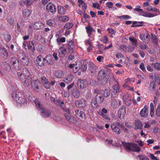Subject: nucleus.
Listing matches in <instances>:
<instances>
[{
  "mask_svg": "<svg viewBox=\"0 0 160 160\" xmlns=\"http://www.w3.org/2000/svg\"><path fill=\"white\" fill-rule=\"evenodd\" d=\"M18 75L23 85L25 87H28L30 85V78L23 77L22 74L20 72L18 73Z\"/></svg>",
  "mask_w": 160,
  "mask_h": 160,
  "instance_id": "423d86ee",
  "label": "nucleus"
},
{
  "mask_svg": "<svg viewBox=\"0 0 160 160\" xmlns=\"http://www.w3.org/2000/svg\"><path fill=\"white\" fill-rule=\"evenodd\" d=\"M68 121L71 123H75L77 122V120L76 118L72 116Z\"/></svg>",
  "mask_w": 160,
  "mask_h": 160,
  "instance_id": "5fc2aeb1",
  "label": "nucleus"
},
{
  "mask_svg": "<svg viewBox=\"0 0 160 160\" xmlns=\"http://www.w3.org/2000/svg\"><path fill=\"white\" fill-rule=\"evenodd\" d=\"M156 85L154 82H151L149 85V88L152 91H154L156 89Z\"/></svg>",
  "mask_w": 160,
  "mask_h": 160,
  "instance_id": "09e8293b",
  "label": "nucleus"
},
{
  "mask_svg": "<svg viewBox=\"0 0 160 160\" xmlns=\"http://www.w3.org/2000/svg\"><path fill=\"white\" fill-rule=\"evenodd\" d=\"M24 3L27 5L29 6L32 3L33 1L32 0H25Z\"/></svg>",
  "mask_w": 160,
  "mask_h": 160,
  "instance_id": "0e129e2a",
  "label": "nucleus"
},
{
  "mask_svg": "<svg viewBox=\"0 0 160 160\" xmlns=\"http://www.w3.org/2000/svg\"><path fill=\"white\" fill-rule=\"evenodd\" d=\"M56 104L57 105H59L62 108V109L64 111H65L66 112H67L68 113H69V110L68 109H65L63 107H62L63 106L64 104V102H63L61 101L60 102L58 100V101H56Z\"/></svg>",
  "mask_w": 160,
  "mask_h": 160,
  "instance_id": "58836bf2",
  "label": "nucleus"
},
{
  "mask_svg": "<svg viewBox=\"0 0 160 160\" xmlns=\"http://www.w3.org/2000/svg\"><path fill=\"white\" fill-rule=\"evenodd\" d=\"M81 71L82 72H84L86 71L87 69V66L86 64H83V65L81 66Z\"/></svg>",
  "mask_w": 160,
  "mask_h": 160,
  "instance_id": "e2e57ef3",
  "label": "nucleus"
},
{
  "mask_svg": "<svg viewBox=\"0 0 160 160\" xmlns=\"http://www.w3.org/2000/svg\"><path fill=\"white\" fill-rule=\"evenodd\" d=\"M122 143L126 150L128 151H133L135 152H139L141 150L140 148L137 144L127 143L123 141H122Z\"/></svg>",
  "mask_w": 160,
  "mask_h": 160,
  "instance_id": "7ed1b4c3",
  "label": "nucleus"
},
{
  "mask_svg": "<svg viewBox=\"0 0 160 160\" xmlns=\"http://www.w3.org/2000/svg\"><path fill=\"white\" fill-rule=\"evenodd\" d=\"M20 61L22 64L24 65H28L29 62L28 58L25 56H24L22 57L20 59Z\"/></svg>",
  "mask_w": 160,
  "mask_h": 160,
  "instance_id": "473e14b6",
  "label": "nucleus"
},
{
  "mask_svg": "<svg viewBox=\"0 0 160 160\" xmlns=\"http://www.w3.org/2000/svg\"><path fill=\"white\" fill-rule=\"evenodd\" d=\"M151 35L152 36V39L153 41V42L155 43H157V39L156 36L153 35L152 33H151Z\"/></svg>",
  "mask_w": 160,
  "mask_h": 160,
  "instance_id": "680f3d73",
  "label": "nucleus"
},
{
  "mask_svg": "<svg viewBox=\"0 0 160 160\" xmlns=\"http://www.w3.org/2000/svg\"><path fill=\"white\" fill-rule=\"evenodd\" d=\"M11 61L12 63L13 66L16 69L18 70H20L21 69V67L19 65L18 61L15 57L12 58Z\"/></svg>",
  "mask_w": 160,
  "mask_h": 160,
  "instance_id": "2eb2a0df",
  "label": "nucleus"
},
{
  "mask_svg": "<svg viewBox=\"0 0 160 160\" xmlns=\"http://www.w3.org/2000/svg\"><path fill=\"white\" fill-rule=\"evenodd\" d=\"M115 56L118 59H122L124 58L123 55L120 52H117Z\"/></svg>",
  "mask_w": 160,
  "mask_h": 160,
  "instance_id": "6e6d98bb",
  "label": "nucleus"
},
{
  "mask_svg": "<svg viewBox=\"0 0 160 160\" xmlns=\"http://www.w3.org/2000/svg\"><path fill=\"white\" fill-rule=\"evenodd\" d=\"M74 48V43L73 42H70L68 44H63L59 49V57L63 58L69 53L72 52Z\"/></svg>",
  "mask_w": 160,
  "mask_h": 160,
  "instance_id": "f257e3e1",
  "label": "nucleus"
},
{
  "mask_svg": "<svg viewBox=\"0 0 160 160\" xmlns=\"http://www.w3.org/2000/svg\"><path fill=\"white\" fill-rule=\"evenodd\" d=\"M86 32L89 38H91L93 35L92 33L96 32L95 30L91 26L88 25L85 27Z\"/></svg>",
  "mask_w": 160,
  "mask_h": 160,
  "instance_id": "4468645a",
  "label": "nucleus"
},
{
  "mask_svg": "<svg viewBox=\"0 0 160 160\" xmlns=\"http://www.w3.org/2000/svg\"><path fill=\"white\" fill-rule=\"evenodd\" d=\"M41 81L45 88L47 89H49L50 88L49 83L48 81L45 77L43 76L42 77Z\"/></svg>",
  "mask_w": 160,
  "mask_h": 160,
  "instance_id": "393cba45",
  "label": "nucleus"
},
{
  "mask_svg": "<svg viewBox=\"0 0 160 160\" xmlns=\"http://www.w3.org/2000/svg\"><path fill=\"white\" fill-rule=\"evenodd\" d=\"M23 46L26 49H27L26 47L28 49L33 50L34 45L32 42H28L26 43L24 42L23 43Z\"/></svg>",
  "mask_w": 160,
  "mask_h": 160,
  "instance_id": "cd10ccee",
  "label": "nucleus"
},
{
  "mask_svg": "<svg viewBox=\"0 0 160 160\" xmlns=\"http://www.w3.org/2000/svg\"><path fill=\"white\" fill-rule=\"evenodd\" d=\"M1 56L3 58H8V54L7 52L4 49H2L1 50Z\"/></svg>",
  "mask_w": 160,
  "mask_h": 160,
  "instance_id": "c03bdc74",
  "label": "nucleus"
},
{
  "mask_svg": "<svg viewBox=\"0 0 160 160\" xmlns=\"http://www.w3.org/2000/svg\"><path fill=\"white\" fill-rule=\"evenodd\" d=\"M46 9L48 11L52 13H54L56 12V9L54 4L50 2L46 6Z\"/></svg>",
  "mask_w": 160,
  "mask_h": 160,
  "instance_id": "dca6fc26",
  "label": "nucleus"
},
{
  "mask_svg": "<svg viewBox=\"0 0 160 160\" xmlns=\"http://www.w3.org/2000/svg\"><path fill=\"white\" fill-rule=\"evenodd\" d=\"M41 112L42 115L45 117H49L51 114V111L44 108L41 111Z\"/></svg>",
  "mask_w": 160,
  "mask_h": 160,
  "instance_id": "bb28decb",
  "label": "nucleus"
},
{
  "mask_svg": "<svg viewBox=\"0 0 160 160\" xmlns=\"http://www.w3.org/2000/svg\"><path fill=\"white\" fill-rule=\"evenodd\" d=\"M110 93V91L109 88H107L105 90L103 93V95L104 97L107 98L108 97Z\"/></svg>",
  "mask_w": 160,
  "mask_h": 160,
  "instance_id": "8fccbe9b",
  "label": "nucleus"
},
{
  "mask_svg": "<svg viewBox=\"0 0 160 160\" xmlns=\"http://www.w3.org/2000/svg\"><path fill=\"white\" fill-rule=\"evenodd\" d=\"M121 105V102L114 98H112L111 101V105L113 109L116 108L118 105Z\"/></svg>",
  "mask_w": 160,
  "mask_h": 160,
  "instance_id": "f3484780",
  "label": "nucleus"
},
{
  "mask_svg": "<svg viewBox=\"0 0 160 160\" xmlns=\"http://www.w3.org/2000/svg\"><path fill=\"white\" fill-rule=\"evenodd\" d=\"M137 157L139 158L140 160H149L147 157L142 155H139Z\"/></svg>",
  "mask_w": 160,
  "mask_h": 160,
  "instance_id": "4d7b16f0",
  "label": "nucleus"
},
{
  "mask_svg": "<svg viewBox=\"0 0 160 160\" xmlns=\"http://www.w3.org/2000/svg\"><path fill=\"white\" fill-rule=\"evenodd\" d=\"M59 20L61 22H66L68 20L69 17L66 15L60 16L59 17Z\"/></svg>",
  "mask_w": 160,
  "mask_h": 160,
  "instance_id": "79ce46f5",
  "label": "nucleus"
},
{
  "mask_svg": "<svg viewBox=\"0 0 160 160\" xmlns=\"http://www.w3.org/2000/svg\"><path fill=\"white\" fill-rule=\"evenodd\" d=\"M106 76V72L104 70H101L99 71L98 75V79L101 84L105 85L107 83V79Z\"/></svg>",
  "mask_w": 160,
  "mask_h": 160,
  "instance_id": "20e7f679",
  "label": "nucleus"
},
{
  "mask_svg": "<svg viewBox=\"0 0 160 160\" xmlns=\"http://www.w3.org/2000/svg\"><path fill=\"white\" fill-rule=\"evenodd\" d=\"M91 105L94 108H96L98 106V105L99 104L97 102V100L95 98H93L92 101L91 102Z\"/></svg>",
  "mask_w": 160,
  "mask_h": 160,
  "instance_id": "49530a36",
  "label": "nucleus"
},
{
  "mask_svg": "<svg viewBox=\"0 0 160 160\" xmlns=\"http://www.w3.org/2000/svg\"><path fill=\"white\" fill-rule=\"evenodd\" d=\"M82 66V63L80 62H77L74 66L75 68L73 69V72L74 73H76L78 70Z\"/></svg>",
  "mask_w": 160,
  "mask_h": 160,
  "instance_id": "c9c22d12",
  "label": "nucleus"
},
{
  "mask_svg": "<svg viewBox=\"0 0 160 160\" xmlns=\"http://www.w3.org/2000/svg\"><path fill=\"white\" fill-rule=\"evenodd\" d=\"M141 15L148 18L152 17L156 15L155 13H148L147 12H143V11L141 12Z\"/></svg>",
  "mask_w": 160,
  "mask_h": 160,
  "instance_id": "7c9ffc66",
  "label": "nucleus"
},
{
  "mask_svg": "<svg viewBox=\"0 0 160 160\" xmlns=\"http://www.w3.org/2000/svg\"><path fill=\"white\" fill-rule=\"evenodd\" d=\"M122 98L125 104L127 106L130 105L133 100V98L128 94L124 95L123 96Z\"/></svg>",
  "mask_w": 160,
  "mask_h": 160,
  "instance_id": "0eeeda50",
  "label": "nucleus"
},
{
  "mask_svg": "<svg viewBox=\"0 0 160 160\" xmlns=\"http://www.w3.org/2000/svg\"><path fill=\"white\" fill-rule=\"evenodd\" d=\"M126 113V108L124 106H122L118 110V116L120 118H123Z\"/></svg>",
  "mask_w": 160,
  "mask_h": 160,
  "instance_id": "f8f14e48",
  "label": "nucleus"
},
{
  "mask_svg": "<svg viewBox=\"0 0 160 160\" xmlns=\"http://www.w3.org/2000/svg\"><path fill=\"white\" fill-rule=\"evenodd\" d=\"M44 25L41 22H35L33 25V27L34 29H39L42 28Z\"/></svg>",
  "mask_w": 160,
  "mask_h": 160,
  "instance_id": "2f4dec72",
  "label": "nucleus"
},
{
  "mask_svg": "<svg viewBox=\"0 0 160 160\" xmlns=\"http://www.w3.org/2000/svg\"><path fill=\"white\" fill-rule=\"evenodd\" d=\"M139 68L143 72H146V70L144 67V64L143 62L140 63L139 65Z\"/></svg>",
  "mask_w": 160,
  "mask_h": 160,
  "instance_id": "338daca9",
  "label": "nucleus"
},
{
  "mask_svg": "<svg viewBox=\"0 0 160 160\" xmlns=\"http://www.w3.org/2000/svg\"><path fill=\"white\" fill-rule=\"evenodd\" d=\"M88 69L92 72H96L98 67L93 62H89L88 63Z\"/></svg>",
  "mask_w": 160,
  "mask_h": 160,
  "instance_id": "a211bd4d",
  "label": "nucleus"
},
{
  "mask_svg": "<svg viewBox=\"0 0 160 160\" xmlns=\"http://www.w3.org/2000/svg\"><path fill=\"white\" fill-rule=\"evenodd\" d=\"M120 91V87L118 84L113 86L112 87V95L115 97L117 96Z\"/></svg>",
  "mask_w": 160,
  "mask_h": 160,
  "instance_id": "6e6552de",
  "label": "nucleus"
},
{
  "mask_svg": "<svg viewBox=\"0 0 160 160\" xmlns=\"http://www.w3.org/2000/svg\"><path fill=\"white\" fill-rule=\"evenodd\" d=\"M22 77L24 78H29L30 75V72L26 68H24L23 69Z\"/></svg>",
  "mask_w": 160,
  "mask_h": 160,
  "instance_id": "e433bc0d",
  "label": "nucleus"
},
{
  "mask_svg": "<svg viewBox=\"0 0 160 160\" xmlns=\"http://www.w3.org/2000/svg\"><path fill=\"white\" fill-rule=\"evenodd\" d=\"M73 78V76L72 75H69L64 78L63 79V81L66 83H69L72 80Z\"/></svg>",
  "mask_w": 160,
  "mask_h": 160,
  "instance_id": "72a5a7b5",
  "label": "nucleus"
},
{
  "mask_svg": "<svg viewBox=\"0 0 160 160\" xmlns=\"http://www.w3.org/2000/svg\"><path fill=\"white\" fill-rule=\"evenodd\" d=\"M88 84V82L85 80L79 79L78 81L77 85L79 88L83 89L85 88Z\"/></svg>",
  "mask_w": 160,
  "mask_h": 160,
  "instance_id": "ddd939ff",
  "label": "nucleus"
},
{
  "mask_svg": "<svg viewBox=\"0 0 160 160\" xmlns=\"http://www.w3.org/2000/svg\"><path fill=\"white\" fill-rule=\"evenodd\" d=\"M31 13L30 10L28 9H24L22 12V15L24 17H28L30 15Z\"/></svg>",
  "mask_w": 160,
  "mask_h": 160,
  "instance_id": "ea45409f",
  "label": "nucleus"
},
{
  "mask_svg": "<svg viewBox=\"0 0 160 160\" xmlns=\"http://www.w3.org/2000/svg\"><path fill=\"white\" fill-rule=\"evenodd\" d=\"M57 44L60 45L61 43L64 42L66 41V38L65 37H58L56 40Z\"/></svg>",
  "mask_w": 160,
  "mask_h": 160,
  "instance_id": "4c0bfd02",
  "label": "nucleus"
},
{
  "mask_svg": "<svg viewBox=\"0 0 160 160\" xmlns=\"http://www.w3.org/2000/svg\"><path fill=\"white\" fill-rule=\"evenodd\" d=\"M36 108L40 111L44 108V106L38 99L35 100L34 101Z\"/></svg>",
  "mask_w": 160,
  "mask_h": 160,
  "instance_id": "a878e982",
  "label": "nucleus"
},
{
  "mask_svg": "<svg viewBox=\"0 0 160 160\" xmlns=\"http://www.w3.org/2000/svg\"><path fill=\"white\" fill-rule=\"evenodd\" d=\"M140 38L143 42L146 43L150 40L148 35L147 34L142 33L140 36Z\"/></svg>",
  "mask_w": 160,
  "mask_h": 160,
  "instance_id": "aec40b11",
  "label": "nucleus"
},
{
  "mask_svg": "<svg viewBox=\"0 0 160 160\" xmlns=\"http://www.w3.org/2000/svg\"><path fill=\"white\" fill-rule=\"evenodd\" d=\"M156 113L158 117L160 116V105H158L156 110Z\"/></svg>",
  "mask_w": 160,
  "mask_h": 160,
  "instance_id": "bf43d9fd",
  "label": "nucleus"
},
{
  "mask_svg": "<svg viewBox=\"0 0 160 160\" xmlns=\"http://www.w3.org/2000/svg\"><path fill=\"white\" fill-rule=\"evenodd\" d=\"M73 26V24L72 23H66L65 26V29L68 30L71 29Z\"/></svg>",
  "mask_w": 160,
  "mask_h": 160,
  "instance_id": "864d4df0",
  "label": "nucleus"
},
{
  "mask_svg": "<svg viewBox=\"0 0 160 160\" xmlns=\"http://www.w3.org/2000/svg\"><path fill=\"white\" fill-rule=\"evenodd\" d=\"M12 97L16 102L20 105L27 104L26 98L20 92H13L12 94Z\"/></svg>",
  "mask_w": 160,
  "mask_h": 160,
  "instance_id": "f03ea898",
  "label": "nucleus"
},
{
  "mask_svg": "<svg viewBox=\"0 0 160 160\" xmlns=\"http://www.w3.org/2000/svg\"><path fill=\"white\" fill-rule=\"evenodd\" d=\"M151 65L154 67L155 69L158 71H160V62L152 63Z\"/></svg>",
  "mask_w": 160,
  "mask_h": 160,
  "instance_id": "de8ad7c7",
  "label": "nucleus"
},
{
  "mask_svg": "<svg viewBox=\"0 0 160 160\" xmlns=\"http://www.w3.org/2000/svg\"><path fill=\"white\" fill-rule=\"evenodd\" d=\"M107 31L109 33L111 34L114 35L116 33V31L113 29L111 28H108Z\"/></svg>",
  "mask_w": 160,
  "mask_h": 160,
  "instance_id": "69168bd1",
  "label": "nucleus"
},
{
  "mask_svg": "<svg viewBox=\"0 0 160 160\" xmlns=\"http://www.w3.org/2000/svg\"><path fill=\"white\" fill-rule=\"evenodd\" d=\"M75 113L76 117H80L82 119H84L86 118L85 114L82 111L77 109L75 111Z\"/></svg>",
  "mask_w": 160,
  "mask_h": 160,
  "instance_id": "412c9836",
  "label": "nucleus"
},
{
  "mask_svg": "<svg viewBox=\"0 0 160 160\" xmlns=\"http://www.w3.org/2000/svg\"><path fill=\"white\" fill-rule=\"evenodd\" d=\"M31 84L32 88L36 91H38L41 87V83L39 81L34 77L31 79Z\"/></svg>",
  "mask_w": 160,
  "mask_h": 160,
  "instance_id": "39448f33",
  "label": "nucleus"
},
{
  "mask_svg": "<svg viewBox=\"0 0 160 160\" xmlns=\"http://www.w3.org/2000/svg\"><path fill=\"white\" fill-rule=\"evenodd\" d=\"M45 60V58H43L42 55H39L37 57L36 60L37 65L41 67L43 66L44 65V61Z\"/></svg>",
  "mask_w": 160,
  "mask_h": 160,
  "instance_id": "9d476101",
  "label": "nucleus"
},
{
  "mask_svg": "<svg viewBox=\"0 0 160 160\" xmlns=\"http://www.w3.org/2000/svg\"><path fill=\"white\" fill-rule=\"evenodd\" d=\"M140 115L142 117H147L148 115V108L145 106L140 112Z\"/></svg>",
  "mask_w": 160,
  "mask_h": 160,
  "instance_id": "6ab92c4d",
  "label": "nucleus"
},
{
  "mask_svg": "<svg viewBox=\"0 0 160 160\" xmlns=\"http://www.w3.org/2000/svg\"><path fill=\"white\" fill-rule=\"evenodd\" d=\"M72 93V95L75 98H78L80 95V92L77 89H73Z\"/></svg>",
  "mask_w": 160,
  "mask_h": 160,
  "instance_id": "a19ab883",
  "label": "nucleus"
},
{
  "mask_svg": "<svg viewBox=\"0 0 160 160\" xmlns=\"http://www.w3.org/2000/svg\"><path fill=\"white\" fill-rule=\"evenodd\" d=\"M75 103L77 107L80 108L84 107L85 105V102L82 99L77 100Z\"/></svg>",
  "mask_w": 160,
  "mask_h": 160,
  "instance_id": "b1692460",
  "label": "nucleus"
},
{
  "mask_svg": "<svg viewBox=\"0 0 160 160\" xmlns=\"http://www.w3.org/2000/svg\"><path fill=\"white\" fill-rule=\"evenodd\" d=\"M78 2L79 3L78 6L79 7H82L83 8H87V6L85 3L82 0H78Z\"/></svg>",
  "mask_w": 160,
  "mask_h": 160,
  "instance_id": "a18cd8bd",
  "label": "nucleus"
},
{
  "mask_svg": "<svg viewBox=\"0 0 160 160\" xmlns=\"http://www.w3.org/2000/svg\"><path fill=\"white\" fill-rule=\"evenodd\" d=\"M64 73L63 71L57 70L54 73V75L55 77L58 78H61L64 76Z\"/></svg>",
  "mask_w": 160,
  "mask_h": 160,
  "instance_id": "5701e85b",
  "label": "nucleus"
},
{
  "mask_svg": "<svg viewBox=\"0 0 160 160\" xmlns=\"http://www.w3.org/2000/svg\"><path fill=\"white\" fill-rule=\"evenodd\" d=\"M104 59L103 57L101 56H98L96 58L97 60L99 62H100Z\"/></svg>",
  "mask_w": 160,
  "mask_h": 160,
  "instance_id": "774afa93",
  "label": "nucleus"
},
{
  "mask_svg": "<svg viewBox=\"0 0 160 160\" xmlns=\"http://www.w3.org/2000/svg\"><path fill=\"white\" fill-rule=\"evenodd\" d=\"M108 38L106 36H104L100 39V41L104 43H106L108 41Z\"/></svg>",
  "mask_w": 160,
  "mask_h": 160,
  "instance_id": "603ef678",
  "label": "nucleus"
},
{
  "mask_svg": "<svg viewBox=\"0 0 160 160\" xmlns=\"http://www.w3.org/2000/svg\"><path fill=\"white\" fill-rule=\"evenodd\" d=\"M110 127L112 130L115 134L117 135L120 134L122 132V130L115 124V123L111 124Z\"/></svg>",
  "mask_w": 160,
  "mask_h": 160,
  "instance_id": "9b49d317",
  "label": "nucleus"
},
{
  "mask_svg": "<svg viewBox=\"0 0 160 160\" xmlns=\"http://www.w3.org/2000/svg\"><path fill=\"white\" fill-rule=\"evenodd\" d=\"M66 11L65 8L61 6H58V12L60 15H64L66 13Z\"/></svg>",
  "mask_w": 160,
  "mask_h": 160,
  "instance_id": "c756f323",
  "label": "nucleus"
},
{
  "mask_svg": "<svg viewBox=\"0 0 160 160\" xmlns=\"http://www.w3.org/2000/svg\"><path fill=\"white\" fill-rule=\"evenodd\" d=\"M98 113L104 119L110 120V118L107 115L108 111L105 108H103L101 110H99L98 112Z\"/></svg>",
  "mask_w": 160,
  "mask_h": 160,
  "instance_id": "1a4fd4ad",
  "label": "nucleus"
},
{
  "mask_svg": "<svg viewBox=\"0 0 160 160\" xmlns=\"http://www.w3.org/2000/svg\"><path fill=\"white\" fill-rule=\"evenodd\" d=\"M92 6L94 8H96L98 9H100V6L99 4L97 2L94 3L92 2Z\"/></svg>",
  "mask_w": 160,
  "mask_h": 160,
  "instance_id": "13d9d810",
  "label": "nucleus"
},
{
  "mask_svg": "<svg viewBox=\"0 0 160 160\" xmlns=\"http://www.w3.org/2000/svg\"><path fill=\"white\" fill-rule=\"evenodd\" d=\"M135 128L134 129L136 130L138 129H141L142 127V124L139 120H136L134 122Z\"/></svg>",
  "mask_w": 160,
  "mask_h": 160,
  "instance_id": "f704fd0d",
  "label": "nucleus"
},
{
  "mask_svg": "<svg viewBox=\"0 0 160 160\" xmlns=\"http://www.w3.org/2000/svg\"><path fill=\"white\" fill-rule=\"evenodd\" d=\"M91 38H89V39L86 41V44L88 45V46H93L92 42L90 40Z\"/></svg>",
  "mask_w": 160,
  "mask_h": 160,
  "instance_id": "052dcab7",
  "label": "nucleus"
},
{
  "mask_svg": "<svg viewBox=\"0 0 160 160\" xmlns=\"http://www.w3.org/2000/svg\"><path fill=\"white\" fill-rule=\"evenodd\" d=\"M47 24L51 27H54L56 25V22L54 20L49 19L47 21Z\"/></svg>",
  "mask_w": 160,
  "mask_h": 160,
  "instance_id": "37998d69",
  "label": "nucleus"
},
{
  "mask_svg": "<svg viewBox=\"0 0 160 160\" xmlns=\"http://www.w3.org/2000/svg\"><path fill=\"white\" fill-rule=\"evenodd\" d=\"M99 104L102 103L103 101V95L102 93H98L94 98Z\"/></svg>",
  "mask_w": 160,
  "mask_h": 160,
  "instance_id": "c85d7f7f",
  "label": "nucleus"
},
{
  "mask_svg": "<svg viewBox=\"0 0 160 160\" xmlns=\"http://www.w3.org/2000/svg\"><path fill=\"white\" fill-rule=\"evenodd\" d=\"M120 47L122 50L126 52H132L134 48V47L132 48H130L125 44H122L121 45Z\"/></svg>",
  "mask_w": 160,
  "mask_h": 160,
  "instance_id": "4be33fe9",
  "label": "nucleus"
},
{
  "mask_svg": "<svg viewBox=\"0 0 160 160\" xmlns=\"http://www.w3.org/2000/svg\"><path fill=\"white\" fill-rule=\"evenodd\" d=\"M129 40L132 42V43L134 46L136 45L137 44V41L136 39L132 38L131 37H129Z\"/></svg>",
  "mask_w": 160,
  "mask_h": 160,
  "instance_id": "3c124183",
  "label": "nucleus"
}]
</instances>
